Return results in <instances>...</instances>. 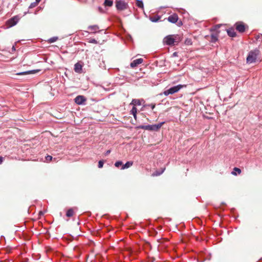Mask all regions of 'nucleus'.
Returning a JSON list of instances; mask_svg holds the SVG:
<instances>
[{
  "mask_svg": "<svg viewBox=\"0 0 262 262\" xmlns=\"http://www.w3.org/2000/svg\"><path fill=\"white\" fill-rule=\"evenodd\" d=\"M220 27V25H216L214 26L212 28L210 29L211 31H217Z\"/></svg>",
  "mask_w": 262,
  "mask_h": 262,
  "instance_id": "nucleus-26",
  "label": "nucleus"
},
{
  "mask_svg": "<svg viewBox=\"0 0 262 262\" xmlns=\"http://www.w3.org/2000/svg\"><path fill=\"white\" fill-rule=\"evenodd\" d=\"M260 53L258 49H255L249 52L247 57V62L248 63L255 62Z\"/></svg>",
  "mask_w": 262,
  "mask_h": 262,
  "instance_id": "nucleus-2",
  "label": "nucleus"
},
{
  "mask_svg": "<svg viewBox=\"0 0 262 262\" xmlns=\"http://www.w3.org/2000/svg\"><path fill=\"white\" fill-rule=\"evenodd\" d=\"M178 37V35L174 36V37L171 35H167L163 39V42L168 46H173L175 43L177 45L179 42V41L177 40Z\"/></svg>",
  "mask_w": 262,
  "mask_h": 262,
  "instance_id": "nucleus-3",
  "label": "nucleus"
},
{
  "mask_svg": "<svg viewBox=\"0 0 262 262\" xmlns=\"http://www.w3.org/2000/svg\"><path fill=\"white\" fill-rule=\"evenodd\" d=\"M115 166L121 170L125 169L129 167L130 165H115Z\"/></svg>",
  "mask_w": 262,
  "mask_h": 262,
  "instance_id": "nucleus-17",
  "label": "nucleus"
},
{
  "mask_svg": "<svg viewBox=\"0 0 262 262\" xmlns=\"http://www.w3.org/2000/svg\"><path fill=\"white\" fill-rule=\"evenodd\" d=\"M113 1L111 0H105L104 4L105 6L111 7L113 5Z\"/></svg>",
  "mask_w": 262,
  "mask_h": 262,
  "instance_id": "nucleus-22",
  "label": "nucleus"
},
{
  "mask_svg": "<svg viewBox=\"0 0 262 262\" xmlns=\"http://www.w3.org/2000/svg\"><path fill=\"white\" fill-rule=\"evenodd\" d=\"M110 152H111V150H107V151H106V152H105V155L106 156H107V155H108V154H110Z\"/></svg>",
  "mask_w": 262,
  "mask_h": 262,
  "instance_id": "nucleus-35",
  "label": "nucleus"
},
{
  "mask_svg": "<svg viewBox=\"0 0 262 262\" xmlns=\"http://www.w3.org/2000/svg\"><path fill=\"white\" fill-rule=\"evenodd\" d=\"M137 6L139 8H143V2L141 0H137Z\"/></svg>",
  "mask_w": 262,
  "mask_h": 262,
  "instance_id": "nucleus-23",
  "label": "nucleus"
},
{
  "mask_svg": "<svg viewBox=\"0 0 262 262\" xmlns=\"http://www.w3.org/2000/svg\"><path fill=\"white\" fill-rule=\"evenodd\" d=\"M130 105H134L133 106H135L136 105H141V100L140 99H133L130 103Z\"/></svg>",
  "mask_w": 262,
  "mask_h": 262,
  "instance_id": "nucleus-13",
  "label": "nucleus"
},
{
  "mask_svg": "<svg viewBox=\"0 0 262 262\" xmlns=\"http://www.w3.org/2000/svg\"><path fill=\"white\" fill-rule=\"evenodd\" d=\"M186 87V85L178 84L177 85L172 86L167 89L164 92V94L165 96H168L170 94H173L178 92L180 89Z\"/></svg>",
  "mask_w": 262,
  "mask_h": 262,
  "instance_id": "nucleus-4",
  "label": "nucleus"
},
{
  "mask_svg": "<svg viewBox=\"0 0 262 262\" xmlns=\"http://www.w3.org/2000/svg\"><path fill=\"white\" fill-rule=\"evenodd\" d=\"M89 29L96 32L98 29L99 27L97 25H93L89 27Z\"/></svg>",
  "mask_w": 262,
  "mask_h": 262,
  "instance_id": "nucleus-20",
  "label": "nucleus"
},
{
  "mask_svg": "<svg viewBox=\"0 0 262 262\" xmlns=\"http://www.w3.org/2000/svg\"><path fill=\"white\" fill-rule=\"evenodd\" d=\"M137 113H135V112H130V114L133 115V116H134V118H135V119H137Z\"/></svg>",
  "mask_w": 262,
  "mask_h": 262,
  "instance_id": "nucleus-31",
  "label": "nucleus"
},
{
  "mask_svg": "<svg viewBox=\"0 0 262 262\" xmlns=\"http://www.w3.org/2000/svg\"><path fill=\"white\" fill-rule=\"evenodd\" d=\"M218 34L217 33H213L211 35V41L215 42L217 40Z\"/></svg>",
  "mask_w": 262,
  "mask_h": 262,
  "instance_id": "nucleus-14",
  "label": "nucleus"
},
{
  "mask_svg": "<svg viewBox=\"0 0 262 262\" xmlns=\"http://www.w3.org/2000/svg\"><path fill=\"white\" fill-rule=\"evenodd\" d=\"M125 164H133L132 162L127 161Z\"/></svg>",
  "mask_w": 262,
  "mask_h": 262,
  "instance_id": "nucleus-39",
  "label": "nucleus"
},
{
  "mask_svg": "<svg viewBox=\"0 0 262 262\" xmlns=\"http://www.w3.org/2000/svg\"><path fill=\"white\" fill-rule=\"evenodd\" d=\"M58 39L57 37H53L49 39L48 41L50 43H53L55 42Z\"/></svg>",
  "mask_w": 262,
  "mask_h": 262,
  "instance_id": "nucleus-25",
  "label": "nucleus"
},
{
  "mask_svg": "<svg viewBox=\"0 0 262 262\" xmlns=\"http://www.w3.org/2000/svg\"><path fill=\"white\" fill-rule=\"evenodd\" d=\"M137 113H135V112H130V114L133 115V116H134V118H135V119H137Z\"/></svg>",
  "mask_w": 262,
  "mask_h": 262,
  "instance_id": "nucleus-33",
  "label": "nucleus"
},
{
  "mask_svg": "<svg viewBox=\"0 0 262 262\" xmlns=\"http://www.w3.org/2000/svg\"><path fill=\"white\" fill-rule=\"evenodd\" d=\"M236 29L240 33H243L245 31V26L242 22H237L235 24Z\"/></svg>",
  "mask_w": 262,
  "mask_h": 262,
  "instance_id": "nucleus-7",
  "label": "nucleus"
},
{
  "mask_svg": "<svg viewBox=\"0 0 262 262\" xmlns=\"http://www.w3.org/2000/svg\"><path fill=\"white\" fill-rule=\"evenodd\" d=\"M173 56H177V53L176 52H174L173 53Z\"/></svg>",
  "mask_w": 262,
  "mask_h": 262,
  "instance_id": "nucleus-42",
  "label": "nucleus"
},
{
  "mask_svg": "<svg viewBox=\"0 0 262 262\" xmlns=\"http://www.w3.org/2000/svg\"><path fill=\"white\" fill-rule=\"evenodd\" d=\"M82 65L79 62H77L74 65V71L76 73L81 74L83 72Z\"/></svg>",
  "mask_w": 262,
  "mask_h": 262,
  "instance_id": "nucleus-9",
  "label": "nucleus"
},
{
  "mask_svg": "<svg viewBox=\"0 0 262 262\" xmlns=\"http://www.w3.org/2000/svg\"><path fill=\"white\" fill-rule=\"evenodd\" d=\"M35 73V71H26V72L18 73L16 74V75H27V74H31V73Z\"/></svg>",
  "mask_w": 262,
  "mask_h": 262,
  "instance_id": "nucleus-21",
  "label": "nucleus"
},
{
  "mask_svg": "<svg viewBox=\"0 0 262 262\" xmlns=\"http://www.w3.org/2000/svg\"><path fill=\"white\" fill-rule=\"evenodd\" d=\"M74 214V210L73 209L71 208V209H69L67 211V213H66V215L68 216V217H71Z\"/></svg>",
  "mask_w": 262,
  "mask_h": 262,
  "instance_id": "nucleus-19",
  "label": "nucleus"
},
{
  "mask_svg": "<svg viewBox=\"0 0 262 262\" xmlns=\"http://www.w3.org/2000/svg\"><path fill=\"white\" fill-rule=\"evenodd\" d=\"M115 3L116 9L119 11L124 10L128 7V4L122 0L116 1Z\"/></svg>",
  "mask_w": 262,
  "mask_h": 262,
  "instance_id": "nucleus-5",
  "label": "nucleus"
},
{
  "mask_svg": "<svg viewBox=\"0 0 262 262\" xmlns=\"http://www.w3.org/2000/svg\"><path fill=\"white\" fill-rule=\"evenodd\" d=\"M86 100L85 98L83 96L79 95L75 98V102L76 104L80 105L83 103Z\"/></svg>",
  "mask_w": 262,
  "mask_h": 262,
  "instance_id": "nucleus-8",
  "label": "nucleus"
},
{
  "mask_svg": "<svg viewBox=\"0 0 262 262\" xmlns=\"http://www.w3.org/2000/svg\"><path fill=\"white\" fill-rule=\"evenodd\" d=\"M41 0H35V2L38 4L40 2Z\"/></svg>",
  "mask_w": 262,
  "mask_h": 262,
  "instance_id": "nucleus-41",
  "label": "nucleus"
},
{
  "mask_svg": "<svg viewBox=\"0 0 262 262\" xmlns=\"http://www.w3.org/2000/svg\"><path fill=\"white\" fill-rule=\"evenodd\" d=\"M103 165H98V168H101L103 167Z\"/></svg>",
  "mask_w": 262,
  "mask_h": 262,
  "instance_id": "nucleus-40",
  "label": "nucleus"
},
{
  "mask_svg": "<svg viewBox=\"0 0 262 262\" xmlns=\"http://www.w3.org/2000/svg\"><path fill=\"white\" fill-rule=\"evenodd\" d=\"M52 159V157L51 156L48 155L45 157V161L44 162L48 163V162H51Z\"/></svg>",
  "mask_w": 262,
  "mask_h": 262,
  "instance_id": "nucleus-24",
  "label": "nucleus"
},
{
  "mask_svg": "<svg viewBox=\"0 0 262 262\" xmlns=\"http://www.w3.org/2000/svg\"><path fill=\"white\" fill-rule=\"evenodd\" d=\"M241 172V170L239 168L235 167L233 169V170L232 171L231 173L233 175H237V174H239Z\"/></svg>",
  "mask_w": 262,
  "mask_h": 262,
  "instance_id": "nucleus-18",
  "label": "nucleus"
},
{
  "mask_svg": "<svg viewBox=\"0 0 262 262\" xmlns=\"http://www.w3.org/2000/svg\"><path fill=\"white\" fill-rule=\"evenodd\" d=\"M146 106H148L151 107L152 110H154L156 104H147Z\"/></svg>",
  "mask_w": 262,
  "mask_h": 262,
  "instance_id": "nucleus-28",
  "label": "nucleus"
},
{
  "mask_svg": "<svg viewBox=\"0 0 262 262\" xmlns=\"http://www.w3.org/2000/svg\"><path fill=\"white\" fill-rule=\"evenodd\" d=\"M143 59L142 58L136 59L133 60L130 63V66L132 68H135V67H136L139 64L142 63L143 62Z\"/></svg>",
  "mask_w": 262,
  "mask_h": 262,
  "instance_id": "nucleus-10",
  "label": "nucleus"
},
{
  "mask_svg": "<svg viewBox=\"0 0 262 262\" xmlns=\"http://www.w3.org/2000/svg\"><path fill=\"white\" fill-rule=\"evenodd\" d=\"M227 32L228 35L231 37H235L236 35V33L234 29L233 28H229V29H228L227 30Z\"/></svg>",
  "mask_w": 262,
  "mask_h": 262,
  "instance_id": "nucleus-12",
  "label": "nucleus"
},
{
  "mask_svg": "<svg viewBox=\"0 0 262 262\" xmlns=\"http://www.w3.org/2000/svg\"><path fill=\"white\" fill-rule=\"evenodd\" d=\"M178 20V16L176 14L170 15L168 17V20L172 23H176Z\"/></svg>",
  "mask_w": 262,
  "mask_h": 262,
  "instance_id": "nucleus-11",
  "label": "nucleus"
},
{
  "mask_svg": "<svg viewBox=\"0 0 262 262\" xmlns=\"http://www.w3.org/2000/svg\"><path fill=\"white\" fill-rule=\"evenodd\" d=\"M115 164H123V163L121 161H118L116 162V163Z\"/></svg>",
  "mask_w": 262,
  "mask_h": 262,
  "instance_id": "nucleus-37",
  "label": "nucleus"
},
{
  "mask_svg": "<svg viewBox=\"0 0 262 262\" xmlns=\"http://www.w3.org/2000/svg\"><path fill=\"white\" fill-rule=\"evenodd\" d=\"M130 112L137 113V109L136 106H133Z\"/></svg>",
  "mask_w": 262,
  "mask_h": 262,
  "instance_id": "nucleus-29",
  "label": "nucleus"
},
{
  "mask_svg": "<svg viewBox=\"0 0 262 262\" xmlns=\"http://www.w3.org/2000/svg\"><path fill=\"white\" fill-rule=\"evenodd\" d=\"M164 122H162L157 124L146 125H141L137 126L136 128L138 129H143L150 131H158L162 127V126L163 125V124H164Z\"/></svg>",
  "mask_w": 262,
  "mask_h": 262,
  "instance_id": "nucleus-1",
  "label": "nucleus"
},
{
  "mask_svg": "<svg viewBox=\"0 0 262 262\" xmlns=\"http://www.w3.org/2000/svg\"><path fill=\"white\" fill-rule=\"evenodd\" d=\"M160 18H161L160 16L157 15V16H152V17H150L149 19L152 22L156 23V22L158 21L160 19Z\"/></svg>",
  "mask_w": 262,
  "mask_h": 262,
  "instance_id": "nucleus-16",
  "label": "nucleus"
},
{
  "mask_svg": "<svg viewBox=\"0 0 262 262\" xmlns=\"http://www.w3.org/2000/svg\"><path fill=\"white\" fill-rule=\"evenodd\" d=\"M137 113H135V112H130V114L133 115V116H134V118H135V119H137Z\"/></svg>",
  "mask_w": 262,
  "mask_h": 262,
  "instance_id": "nucleus-32",
  "label": "nucleus"
},
{
  "mask_svg": "<svg viewBox=\"0 0 262 262\" xmlns=\"http://www.w3.org/2000/svg\"><path fill=\"white\" fill-rule=\"evenodd\" d=\"M11 50H12L11 52L10 51V53H13V52H14L16 50L15 46H13V47H12V48L11 49Z\"/></svg>",
  "mask_w": 262,
  "mask_h": 262,
  "instance_id": "nucleus-34",
  "label": "nucleus"
},
{
  "mask_svg": "<svg viewBox=\"0 0 262 262\" xmlns=\"http://www.w3.org/2000/svg\"><path fill=\"white\" fill-rule=\"evenodd\" d=\"M19 20L18 16L16 15L8 19L6 22L7 27L11 28L17 24Z\"/></svg>",
  "mask_w": 262,
  "mask_h": 262,
  "instance_id": "nucleus-6",
  "label": "nucleus"
},
{
  "mask_svg": "<svg viewBox=\"0 0 262 262\" xmlns=\"http://www.w3.org/2000/svg\"><path fill=\"white\" fill-rule=\"evenodd\" d=\"M37 4H38V3H36V2H33V3H32L30 5V6H29V9H32V8H34V7H35L37 5Z\"/></svg>",
  "mask_w": 262,
  "mask_h": 262,
  "instance_id": "nucleus-27",
  "label": "nucleus"
},
{
  "mask_svg": "<svg viewBox=\"0 0 262 262\" xmlns=\"http://www.w3.org/2000/svg\"><path fill=\"white\" fill-rule=\"evenodd\" d=\"M89 42H90V43H95V44H96V43H97V40H96V39H90V40Z\"/></svg>",
  "mask_w": 262,
  "mask_h": 262,
  "instance_id": "nucleus-30",
  "label": "nucleus"
},
{
  "mask_svg": "<svg viewBox=\"0 0 262 262\" xmlns=\"http://www.w3.org/2000/svg\"><path fill=\"white\" fill-rule=\"evenodd\" d=\"M165 169V167H162L160 168V171H156V172H154L153 173H152V176H159L161 174H162L164 170Z\"/></svg>",
  "mask_w": 262,
  "mask_h": 262,
  "instance_id": "nucleus-15",
  "label": "nucleus"
},
{
  "mask_svg": "<svg viewBox=\"0 0 262 262\" xmlns=\"http://www.w3.org/2000/svg\"><path fill=\"white\" fill-rule=\"evenodd\" d=\"M103 160H100L99 162H98V164H103Z\"/></svg>",
  "mask_w": 262,
  "mask_h": 262,
  "instance_id": "nucleus-38",
  "label": "nucleus"
},
{
  "mask_svg": "<svg viewBox=\"0 0 262 262\" xmlns=\"http://www.w3.org/2000/svg\"><path fill=\"white\" fill-rule=\"evenodd\" d=\"M3 162V158L0 156V164H1Z\"/></svg>",
  "mask_w": 262,
  "mask_h": 262,
  "instance_id": "nucleus-36",
  "label": "nucleus"
}]
</instances>
